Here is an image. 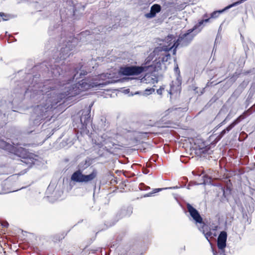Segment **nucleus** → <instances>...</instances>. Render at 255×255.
<instances>
[{
  "label": "nucleus",
  "instance_id": "obj_1",
  "mask_svg": "<svg viewBox=\"0 0 255 255\" xmlns=\"http://www.w3.org/2000/svg\"><path fill=\"white\" fill-rule=\"evenodd\" d=\"M72 43V42H68L65 47H62L60 51L57 52L58 55H53L54 65H47L46 62L42 64L46 67L48 74L53 77L52 79L47 80L43 83L31 85L27 88H20L16 93L18 97L22 98L23 93L30 92L32 98L40 99V104L34 108L32 116L33 124L35 126L39 125L40 121L48 118L51 114V110L67 96L73 97L81 92L95 87H103L112 82L110 80L111 74L103 73L98 75L94 82L83 79L72 87L68 86L72 80L81 78L88 73L87 71L77 68L72 72L69 70L63 72L59 67L60 65L62 66L63 61L72 53L70 52L73 49Z\"/></svg>",
  "mask_w": 255,
  "mask_h": 255
},
{
  "label": "nucleus",
  "instance_id": "obj_2",
  "mask_svg": "<svg viewBox=\"0 0 255 255\" xmlns=\"http://www.w3.org/2000/svg\"><path fill=\"white\" fill-rule=\"evenodd\" d=\"M93 104H91L89 106L88 108L84 109L81 114L80 118V123L79 125L75 127V128H77L78 132H80L81 134H86L89 135L90 137L92 138V141L93 144L97 146L99 148H102L104 145H109L107 147L105 146L104 148L106 149V150H108L107 147H111L115 145H117L116 140L114 137L110 135L109 133H104L103 135L99 136L95 135L94 133H91L89 135V131L87 129V125L91 122V107ZM74 127H75L74 125Z\"/></svg>",
  "mask_w": 255,
  "mask_h": 255
},
{
  "label": "nucleus",
  "instance_id": "obj_3",
  "mask_svg": "<svg viewBox=\"0 0 255 255\" xmlns=\"http://www.w3.org/2000/svg\"><path fill=\"white\" fill-rule=\"evenodd\" d=\"M170 48L164 45L155 48L153 52L145 60L144 63L140 66L144 69V72L153 73L166 69L165 62L170 59Z\"/></svg>",
  "mask_w": 255,
  "mask_h": 255
},
{
  "label": "nucleus",
  "instance_id": "obj_4",
  "mask_svg": "<svg viewBox=\"0 0 255 255\" xmlns=\"http://www.w3.org/2000/svg\"><path fill=\"white\" fill-rule=\"evenodd\" d=\"M0 148L16 155H18L19 151L21 150L25 154L22 157L21 162L19 164V166H22L24 168L20 173L13 175V177L17 175H20L25 174L33 165H39L41 161V158L38 155L32 153H26V150L22 148L17 149L16 147L2 139H0Z\"/></svg>",
  "mask_w": 255,
  "mask_h": 255
},
{
  "label": "nucleus",
  "instance_id": "obj_5",
  "mask_svg": "<svg viewBox=\"0 0 255 255\" xmlns=\"http://www.w3.org/2000/svg\"><path fill=\"white\" fill-rule=\"evenodd\" d=\"M210 18H208L201 20L193 28L189 29L187 33L180 35L176 42L174 36H168L166 38L167 45H164V46H166V48L171 47L170 50L173 49V54L175 55L176 52V48L179 46L183 47L188 45L192 40L194 36L201 31L200 27L203 23L208 22Z\"/></svg>",
  "mask_w": 255,
  "mask_h": 255
},
{
  "label": "nucleus",
  "instance_id": "obj_6",
  "mask_svg": "<svg viewBox=\"0 0 255 255\" xmlns=\"http://www.w3.org/2000/svg\"><path fill=\"white\" fill-rule=\"evenodd\" d=\"M90 165V160L88 159L81 161L78 165V170L72 174L71 177V180L77 183H88L96 178L98 174V172L96 169H94L88 175H85L82 173L83 171L87 168Z\"/></svg>",
  "mask_w": 255,
  "mask_h": 255
},
{
  "label": "nucleus",
  "instance_id": "obj_7",
  "mask_svg": "<svg viewBox=\"0 0 255 255\" xmlns=\"http://www.w3.org/2000/svg\"><path fill=\"white\" fill-rule=\"evenodd\" d=\"M143 72V68L138 66H125L120 69V73L124 76H137Z\"/></svg>",
  "mask_w": 255,
  "mask_h": 255
},
{
  "label": "nucleus",
  "instance_id": "obj_8",
  "mask_svg": "<svg viewBox=\"0 0 255 255\" xmlns=\"http://www.w3.org/2000/svg\"><path fill=\"white\" fill-rule=\"evenodd\" d=\"M187 208L193 221L198 227H201L203 225L205 224L202 217L200 215L199 212L195 208L189 203L187 204Z\"/></svg>",
  "mask_w": 255,
  "mask_h": 255
},
{
  "label": "nucleus",
  "instance_id": "obj_9",
  "mask_svg": "<svg viewBox=\"0 0 255 255\" xmlns=\"http://www.w3.org/2000/svg\"><path fill=\"white\" fill-rule=\"evenodd\" d=\"M227 234L225 231H222L219 234L217 240V247L220 250L218 253L214 252V255H226L224 249L226 247Z\"/></svg>",
  "mask_w": 255,
  "mask_h": 255
},
{
  "label": "nucleus",
  "instance_id": "obj_10",
  "mask_svg": "<svg viewBox=\"0 0 255 255\" xmlns=\"http://www.w3.org/2000/svg\"><path fill=\"white\" fill-rule=\"evenodd\" d=\"M192 148L195 150V154L198 156H201L209 150V148L206 145V143L202 139H196Z\"/></svg>",
  "mask_w": 255,
  "mask_h": 255
},
{
  "label": "nucleus",
  "instance_id": "obj_11",
  "mask_svg": "<svg viewBox=\"0 0 255 255\" xmlns=\"http://www.w3.org/2000/svg\"><path fill=\"white\" fill-rule=\"evenodd\" d=\"M218 227L216 226L212 229L209 230V227L205 224L201 227H198L199 230L202 232L207 241L210 243V239L214 238L217 236L216 233Z\"/></svg>",
  "mask_w": 255,
  "mask_h": 255
},
{
  "label": "nucleus",
  "instance_id": "obj_12",
  "mask_svg": "<svg viewBox=\"0 0 255 255\" xmlns=\"http://www.w3.org/2000/svg\"><path fill=\"white\" fill-rule=\"evenodd\" d=\"M249 110L245 112L242 115L240 116L237 119H236L232 124H231L226 128L222 130L220 133L221 136H223L227 132H229L237 124L239 123L242 120L244 119L246 115L248 113Z\"/></svg>",
  "mask_w": 255,
  "mask_h": 255
},
{
  "label": "nucleus",
  "instance_id": "obj_13",
  "mask_svg": "<svg viewBox=\"0 0 255 255\" xmlns=\"http://www.w3.org/2000/svg\"><path fill=\"white\" fill-rule=\"evenodd\" d=\"M181 80H180L179 77H177L175 81H173L170 83V89L168 91L169 94L170 95H172L180 92L181 90Z\"/></svg>",
  "mask_w": 255,
  "mask_h": 255
},
{
  "label": "nucleus",
  "instance_id": "obj_14",
  "mask_svg": "<svg viewBox=\"0 0 255 255\" xmlns=\"http://www.w3.org/2000/svg\"><path fill=\"white\" fill-rule=\"evenodd\" d=\"M132 213V208L130 207L124 208L118 211L117 218L118 219L129 216Z\"/></svg>",
  "mask_w": 255,
  "mask_h": 255
},
{
  "label": "nucleus",
  "instance_id": "obj_15",
  "mask_svg": "<svg viewBox=\"0 0 255 255\" xmlns=\"http://www.w3.org/2000/svg\"><path fill=\"white\" fill-rule=\"evenodd\" d=\"M161 6L158 4H154L150 7V12L145 14L146 18H151L155 16L156 14L161 10Z\"/></svg>",
  "mask_w": 255,
  "mask_h": 255
},
{
  "label": "nucleus",
  "instance_id": "obj_16",
  "mask_svg": "<svg viewBox=\"0 0 255 255\" xmlns=\"http://www.w3.org/2000/svg\"><path fill=\"white\" fill-rule=\"evenodd\" d=\"M227 7H228V6L222 10H219L214 11L213 12H212L211 14V18H216L218 17L221 13H223L226 10L230 8H227Z\"/></svg>",
  "mask_w": 255,
  "mask_h": 255
},
{
  "label": "nucleus",
  "instance_id": "obj_17",
  "mask_svg": "<svg viewBox=\"0 0 255 255\" xmlns=\"http://www.w3.org/2000/svg\"><path fill=\"white\" fill-rule=\"evenodd\" d=\"M178 110H179V109H177V108H175V109H174V108L168 109L167 110H166L164 112V116H168L170 113H173V112L174 113H175L176 111H178Z\"/></svg>",
  "mask_w": 255,
  "mask_h": 255
},
{
  "label": "nucleus",
  "instance_id": "obj_18",
  "mask_svg": "<svg viewBox=\"0 0 255 255\" xmlns=\"http://www.w3.org/2000/svg\"><path fill=\"white\" fill-rule=\"evenodd\" d=\"M177 186L169 187V188H156L153 190V193H157L163 190L167 189H176L177 188Z\"/></svg>",
  "mask_w": 255,
  "mask_h": 255
},
{
  "label": "nucleus",
  "instance_id": "obj_19",
  "mask_svg": "<svg viewBox=\"0 0 255 255\" xmlns=\"http://www.w3.org/2000/svg\"><path fill=\"white\" fill-rule=\"evenodd\" d=\"M5 17H6V15L4 13L0 12V21H1V20H7V19L5 18Z\"/></svg>",
  "mask_w": 255,
  "mask_h": 255
},
{
  "label": "nucleus",
  "instance_id": "obj_20",
  "mask_svg": "<svg viewBox=\"0 0 255 255\" xmlns=\"http://www.w3.org/2000/svg\"><path fill=\"white\" fill-rule=\"evenodd\" d=\"M174 71L175 73L178 75V76H179L180 74V70L177 64H176L174 67Z\"/></svg>",
  "mask_w": 255,
  "mask_h": 255
},
{
  "label": "nucleus",
  "instance_id": "obj_21",
  "mask_svg": "<svg viewBox=\"0 0 255 255\" xmlns=\"http://www.w3.org/2000/svg\"><path fill=\"white\" fill-rule=\"evenodd\" d=\"M164 89L163 88H159V89H157V93L159 95H161L162 94V90H163Z\"/></svg>",
  "mask_w": 255,
  "mask_h": 255
},
{
  "label": "nucleus",
  "instance_id": "obj_22",
  "mask_svg": "<svg viewBox=\"0 0 255 255\" xmlns=\"http://www.w3.org/2000/svg\"><path fill=\"white\" fill-rule=\"evenodd\" d=\"M1 225L3 227L6 228L8 226V223L7 222H3L1 223Z\"/></svg>",
  "mask_w": 255,
  "mask_h": 255
},
{
  "label": "nucleus",
  "instance_id": "obj_23",
  "mask_svg": "<svg viewBox=\"0 0 255 255\" xmlns=\"http://www.w3.org/2000/svg\"><path fill=\"white\" fill-rule=\"evenodd\" d=\"M226 120L225 119L222 123H221L219 125V127H221L223 125L225 124V123L226 122Z\"/></svg>",
  "mask_w": 255,
  "mask_h": 255
},
{
  "label": "nucleus",
  "instance_id": "obj_24",
  "mask_svg": "<svg viewBox=\"0 0 255 255\" xmlns=\"http://www.w3.org/2000/svg\"><path fill=\"white\" fill-rule=\"evenodd\" d=\"M87 32H88V35H90V33H90V32H89V31H85V32H82V33H81V35H85V34H87Z\"/></svg>",
  "mask_w": 255,
  "mask_h": 255
},
{
  "label": "nucleus",
  "instance_id": "obj_25",
  "mask_svg": "<svg viewBox=\"0 0 255 255\" xmlns=\"http://www.w3.org/2000/svg\"><path fill=\"white\" fill-rule=\"evenodd\" d=\"M146 91H149L150 92V93H151L152 92H154V89H150L149 90H146Z\"/></svg>",
  "mask_w": 255,
  "mask_h": 255
},
{
  "label": "nucleus",
  "instance_id": "obj_26",
  "mask_svg": "<svg viewBox=\"0 0 255 255\" xmlns=\"http://www.w3.org/2000/svg\"><path fill=\"white\" fill-rule=\"evenodd\" d=\"M230 118L229 117V115H228L227 117L225 118V120L227 121L228 120H230Z\"/></svg>",
  "mask_w": 255,
  "mask_h": 255
},
{
  "label": "nucleus",
  "instance_id": "obj_27",
  "mask_svg": "<svg viewBox=\"0 0 255 255\" xmlns=\"http://www.w3.org/2000/svg\"><path fill=\"white\" fill-rule=\"evenodd\" d=\"M223 136H221V134L220 133L219 135L218 136V139H220Z\"/></svg>",
  "mask_w": 255,
  "mask_h": 255
},
{
  "label": "nucleus",
  "instance_id": "obj_28",
  "mask_svg": "<svg viewBox=\"0 0 255 255\" xmlns=\"http://www.w3.org/2000/svg\"><path fill=\"white\" fill-rule=\"evenodd\" d=\"M5 192H3V191H0V194H3V193H4Z\"/></svg>",
  "mask_w": 255,
  "mask_h": 255
},
{
  "label": "nucleus",
  "instance_id": "obj_29",
  "mask_svg": "<svg viewBox=\"0 0 255 255\" xmlns=\"http://www.w3.org/2000/svg\"><path fill=\"white\" fill-rule=\"evenodd\" d=\"M204 17H207V14H205Z\"/></svg>",
  "mask_w": 255,
  "mask_h": 255
}]
</instances>
